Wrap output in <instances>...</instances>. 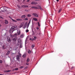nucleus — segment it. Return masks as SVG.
Returning <instances> with one entry per match:
<instances>
[{"label": "nucleus", "mask_w": 75, "mask_h": 75, "mask_svg": "<svg viewBox=\"0 0 75 75\" xmlns=\"http://www.w3.org/2000/svg\"><path fill=\"white\" fill-rule=\"evenodd\" d=\"M7 40L8 42H11V39H10V38L9 37H7Z\"/></svg>", "instance_id": "f257e3e1"}, {"label": "nucleus", "mask_w": 75, "mask_h": 75, "mask_svg": "<svg viewBox=\"0 0 75 75\" xmlns=\"http://www.w3.org/2000/svg\"><path fill=\"white\" fill-rule=\"evenodd\" d=\"M3 9L4 10H2L1 9V10L2 12H4V11H7V9L5 7H3Z\"/></svg>", "instance_id": "f03ea898"}, {"label": "nucleus", "mask_w": 75, "mask_h": 75, "mask_svg": "<svg viewBox=\"0 0 75 75\" xmlns=\"http://www.w3.org/2000/svg\"><path fill=\"white\" fill-rule=\"evenodd\" d=\"M33 16H35V17H38V14L35 13H34L33 14Z\"/></svg>", "instance_id": "7ed1b4c3"}, {"label": "nucleus", "mask_w": 75, "mask_h": 75, "mask_svg": "<svg viewBox=\"0 0 75 75\" xmlns=\"http://www.w3.org/2000/svg\"><path fill=\"white\" fill-rule=\"evenodd\" d=\"M14 30V27H12L10 29V31L11 32H13V30Z\"/></svg>", "instance_id": "20e7f679"}, {"label": "nucleus", "mask_w": 75, "mask_h": 75, "mask_svg": "<svg viewBox=\"0 0 75 75\" xmlns=\"http://www.w3.org/2000/svg\"><path fill=\"white\" fill-rule=\"evenodd\" d=\"M16 59H17V61H20V57H19V56L18 55H17L16 56Z\"/></svg>", "instance_id": "39448f33"}, {"label": "nucleus", "mask_w": 75, "mask_h": 75, "mask_svg": "<svg viewBox=\"0 0 75 75\" xmlns=\"http://www.w3.org/2000/svg\"><path fill=\"white\" fill-rule=\"evenodd\" d=\"M21 6L22 7H23V8H28V6H26L25 5H22Z\"/></svg>", "instance_id": "423d86ee"}, {"label": "nucleus", "mask_w": 75, "mask_h": 75, "mask_svg": "<svg viewBox=\"0 0 75 75\" xmlns=\"http://www.w3.org/2000/svg\"><path fill=\"white\" fill-rule=\"evenodd\" d=\"M17 33H15V34H14L13 35V36L12 35H11H11L10 36H11V37L12 38H13V37H16V36H17Z\"/></svg>", "instance_id": "0eeeda50"}, {"label": "nucleus", "mask_w": 75, "mask_h": 75, "mask_svg": "<svg viewBox=\"0 0 75 75\" xmlns=\"http://www.w3.org/2000/svg\"><path fill=\"white\" fill-rule=\"evenodd\" d=\"M12 40L13 41V42H16V40H17V39L16 38H12Z\"/></svg>", "instance_id": "6e6552de"}, {"label": "nucleus", "mask_w": 75, "mask_h": 75, "mask_svg": "<svg viewBox=\"0 0 75 75\" xmlns=\"http://www.w3.org/2000/svg\"><path fill=\"white\" fill-rule=\"evenodd\" d=\"M8 21L6 20H5V24H8Z\"/></svg>", "instance_id": "1a4fd4ad"}, {"label": "nucleus", "mask_w": 75, "mask_h": 75, "mask_svg": "<svg viewBox=\"0 0 75 75\" xmlns=\"http://www.w3.org/2000/svg\"><path fill=\"white\" fill-rule=\"evenodd\" d=\"M30 58H29V57H28L27 58V59L26 60L27 63L28 62H30Z\"/></svg>", "instance_id": "9d476101"}, {"label": "nucleus", "mask_w": 75, "mask_h": 75, "mask_svg": "<svg viewBox=\"0 0 75 75\" xmlns=\"http://www.w3.org/2000/svg\"><path fill=\"white\" fill-rule=\"evenodd\" d=\"M33 20L34 21H38V20L37 19V18H33Z\"/></svg>", "instance_id": "9b49d317"}, {"label": "nucleus", "mask_w": 75, "mask_h": 75, "mask_svg": "<svg viewBox=\"0 0 75 75\" xmlns=\"http://www.w3.org/2000/svg\"><path fill=\"white\" fill-rule=\"evenodd\" d=\"M25 18V15H22L21 16V18Z\"/></svg>", "instance_id": "f8f14e48"}, {"label": "nucleus", "mask_w": 75, "mask_h": 75, "mask_svg": "<svg viewBox=\"0 0 75 75\" xmlns=\"http://www.w3.org/2000/svg\"><path fill=\"white\" fill-rule=\"evenodd\" d=\"M31 8H35V9H37L38 8L35 6H32L31 7Z\"/></svg>", "instance_id": "ddd939ff"}, {"label": "nucleus", "mask_w": 75, "mask_h": 75, "mask_svg": "<svg viewBox=\"0 0 75 75\" xmlns=\"http://www.w3.org/2000/svg\"><path fill=\"white\" fill-rule=\"evenodd\" d=\"M62 10V8H61L58 11V13H60Z\"/></svg>", "instance_id": "4468645a"}, {"label": "nucleus", "mask_w": 75, "mask_h": 75, "mask_svg": "<svg viewBox=\"0 0 75 75\" xmlns=\"http://www.w3.org/2000/svg\"><path fill=\"white\" fill-rule=\"evenodd\" d=\"M23 47V43H20V48H22Z\"/></svg>", "instance_id": "2eb2a0df"}, {"label": "nucleus", "mask_w": 75, "mask_h": 75, "mask_svg": "<svg viewBox=\"0 0 75 75\" xmlns=\"http://www.w3.org/2000/svg\"><path fill=\"white\" fill-rule=\"evenodd\" d=\"M21 32H20V31H19L17 32V33L18 35H20V33Z\"/></svg>", "instance_id": "dca6fc26"}, {"label": "nucleus", "mask_w": 75, "mask_h": 75, "mask_svg": "<svg viewBox=\"0 0 75 75\" xmlns=\"http://www.w3.org/2000/svg\"><path fill=\"white\" fill-rule=\"evenodd\" d=\"M16 21H22V19L20 18H17L16 19Z\"/></svg>", "instance_id": "f3484780"}, {"label": "nucleus", "mask_w": 75, "mask_h": 75, "mask_svg": "<svg viewBox=\"0 0 75 75\" xmlns=\"http://www.w3.org/2000/svg\"><path fill=\"white\" fill-rule=\"evenodd\" d=\"M18 70V68H14L13 69V71H17V70Z\"/></svg>", "instance_id": "a211bd4d"}, {"label": "nucleus", "mask_w": 75, "mask_h": 75, "mask_svg": "<svg viewBox=\"0 0 75 75\" xmlns=\"http://www.w3.org/2000/svg\"><path fill=\"white\" fill-rule=\"evenodd\" d=\"M4 72H11V70H6V71H5Z\"/></svg>", "instance_id": "6ab92c4d"}, {"label": "nucleus", "mask_w": 75, "mask_h": 75, "mask_svg": "<svg viewBox=\"0 0 75 75\" xmlns=\"http://www.w3.org/2000/svg\"><path fill=\"white\" fill-rule=\"evenodd\" d=\"M12 21L13 22H15V23H17V22L16 20H14L13 19H12Z\"/></svg>", "instance_id": "aec40b11"}, {"label": "nucleus", "mask_w": 75, "mask_h": 75, "mask_svg": "<svg viewBox=\"0 0 75 75\" xmlns=\"http://www.w3.org/2000/svg\"><path fill=\"white\" fill-rule=\"evenodd\" d=\"M21 43L20 42H19V41L18 40V42L17 43V45H20V44Z\"/></svg>", "instance_id": "412c9836"}, {"label": "nucleus", "mask_w": 75, "mask_h": 75, "mask_svg": "<svg viewBox=\"0 0 75 75\" xmlns=\"http://www.w3.org/2000/svg\"><path fill=\"white\" fill-rule=\"evenodd\" d=\"M39 8H40V10H43V9H42V8L40 6H39Z\"/></svg>", "instance_id": "4be33fe9"}, {"label": "nucleus", "mask_w": 75, "mask_h": 75, "mask_svg": "<svg viewBox=\"0 0 75 75\" xmlns=\"http://www.w3.org/2000/svg\"><path fill=\"white\" fill-rule=\"evenodd\" d=\"M21 38H23L24 37V35L22 34L20 36Z\"/></svg>", "instance_id": "5701e85b"}, {"label": "nucleus", "mask_w": 75, "mask_h": 75, "mask_svg": "<svg viewBox=\"0 0 75 75\" xmlns=\"http://www.w3.org/2000/svg\"><path fill=\"white\" fill-rule=\"evenodd\" d=\"M31 47L32 48H34L35 47V45H32L31 46Z\"/></svg>", "instance_id": "b1692460"}, {"label": "nucleus", "mask_w": 75, "mask_h": 75, "mask_svg": "<svg viewBox=\"0 0 75 75\" xmlns=\"http://www.w3.org/2000/svg\"><path fill=\"white\" fill-rule=\"evenodd\" d=\"M5 47V46H4V45H3L2 46V49L4 50H5V49H6V47Z\"/></svg>", "instance_id": "393cba45"}, {"label": "nucleus", "mask_w": 75, "mask_h": 75, "mask_svg": "<svg viewBox=\"0 0 75 75\" xmlns=\"http://www.w3.org/2000/svg\"><path fill=\"white\" fill-rule=\"evenodd\" d=\"M22 57L23 58H25V57H26V55H25V54H24L22 56Z\"/></svg>", "instance_id": "a878e982"}, {"label": "nucleus", "mask_w": 75, "mask_h": 75, "mask_svg": "<svg viewBox=\"0 0 75 75\" xmlns=\"http://www.w3.org/2000/svg\"><path fill=\"white\" fill-rule=\"evenodd\" d=\"M10 51H8V52L6 53L7 55H8L9 54H10Z\"/></svg>", "instance_id": "bb28decb"}, {"label": "nucleus", "mask_w": 75, "mask_h": 75, "mask_svg": "<svg viewBox=\"0 0 75 75\" xmlns=\"http://www.w3.org/2000/svg\"><path fill=\"white\" fill-rule=\"evenodd\" d=\"M27 16L29 17H31V15L30 14H28L27 15Z\"/></svg>", "instance_id": "cd10ccee"}, {"label": "nucleus", "mask_w": 75, "mask_h": 75, "mask_svg": "<svg viewBox=\"0 0 75 75\" xmlns=\"http://www.w3.org/2000/svg\"><path fill=\"white\" fill-rule=\"evenodd\" d=\"M38 4V3L37 2H34V5H35V4Z\"/></svg>", "instance_id": "c85d7f7f"}, {"label": "nucleus", "mask_w": 75, "mask_h": 75, "mask_svg": "<svg viewBox=\"0 0 75 75\" xmlns=\"http://www.w3.org/2000/svg\"><path fill=\"white\" fill-rule=\"evenodd\" d=\"M28 54H31V50H28Z\"/></svg>", "instance_id": "c756f323"}, {"label": "nucleus", "mask_w": 75, "mask_h": 75, "mask_svg": "<svg viewBox=\"0 0 75 75\" xmlns=\"http://www.w3.org/2000/svg\"><path fill=\"white\" fill-rule=\"evenodd\" d=\"M31 23V20H30L29 21V22L28 23V25H29L30 24V23Z\"/></svg>", "instance_id": "7c9ffc66"}, {"label": "nucleus", "mask_w": 75, "mask_h": 75, "mask_svg": "<svg viewBox=\"0 0 75 75\" xmlns=\"http://www.w3.org/2000/svg\"><path fill=\"white\" fill-rule=\"evenodd\" d=\"M25 31L26 33H28V31H29V30H28V29H27Z\"/></svg>", "instance_id": "2f4dec72"}, {"label": "nucleus", "mask_w": 75, "mask_h": 75, "mask_svg": "<svg viewBox=\"0 0 75 75\" xmlns=\"http://www.w3.org/2000/svg\"><path fill=\"white\" fill-rule=\"evenodd\" d=\"M38 25L39 26H40V23L39 22L38 23Z\"/></svg>", "instance_id": "473e14b6"}, {"label": "nucleus", "mask_w": 75, "mask_h": 75, "mask_svg": "<svg viewBox=\"0 0 75 75\" xmlns=\"http://www.w3.org/2000/svg\"><path fill=\"white\" fill-rule=\"evenodd\" d=\"M24 68V66H22L20 67V68L21 69H22V68Z\"/></svg>", "instance_id": "72a5a7b5"}, {"label": "nucleus", "mask_w": 75, "mask_h": 75, "mask_svg": "<svg viewBox=\"0 0 75 75\" xmlns=\"http://www.w3.org/2000/svg\"><path fill=\"white\" fill-rule=\"evenodd\" d=\"M19 57H21V54L20 53H19Z\"/></svg>", "instance_id": "f704fd0d"}, {"label": "nucleus", "mask_w": 75, "mask_h": 75, "mask_svg": "<svg viewBox=\"0 0 75 75\" xmlns=\"http://www.w3.org/2000/svg\"><path fill=\"white\" fill-rule=\"evenodd\" d=\"M25 11H26V12H28V10L27 9H25Z\"/></svg>", "instance_id": "c9c22d12"}, {"label": "nucleus", "mask_w": 75, "mask_h": 75, "mask_svg": "<svg viewBox=\"0 0 75 75\" xmlns=\"http://www.w3.org/2000/svg\"><path fill=\"white\" fill-rule=\"evenodd\" d=\"M0 63H1V64H2V63H3V61L0 60Z\"/></svg>", "instance_id": "e433bc0d"}, {"label": "nucleus", "mask_w": 75, "mask_h": 75, "mask_svg": "<svg viewBox=\"0 0 75 75\" xmlns=\"http://www.w3.org/2000/svg\"><path fill=\"white\" fill-rule=\"evenodd\" d=\"M23 24H21V27H23Z\"/></svg>", "instance_id": "4c0bfd02"}, {"label": "nucleus", "mask_w": 75, "mask_h": 75, "mask_svg": "<svg viewBox=\"0 0 75 75\" xmlns=\"http://www.w3.org/2000/svg\"><path fill=\"white\" fill-rule=\"evenodd\" d=\"M34 38L35 40V39H37V37L35 36L34 37Z\"/></svg>", "instance_id": "58836bf2"}, {"label": "nucleus", "mask_w": 75, "mask_h": 75, "mask_svg": "<svg viewBox=\"0 0 75 75\" xmlns=\"http://www.w3.org/2000/svg\"><path fill=\"white\" fill-rule=\"evenodd\" d=\"M25 20H28V18H25Z\"/></svg>", "instance_id": "ea45409f"}, {"label": "nucleus", "mask_w": 75, "mask_h": 75, "mask_svg": "<svg viewBox=\"0 0 75 75\" xmlns=\"http://www.w3.org/2000/svg\"><path fill=\"white\" fill-rule=\"evenodd\" d=\"M26 65H29V63H26Z\"/></svg>", "instance_id": "a19ab883"}, {"label": "nucleus", "mask_w": 75, "mask_h": 75, "mask_svg": "<svg viewBox=\"0 0 75 75\" xmlns=\"http://www.w3.org/2000/svg\"><path fill=\"white\" fill-rule=\"evenodd\" d=\"M29 27V25H27V27H26V28H27V29H28V27Z\"/></svg>", "instance_id": "79ce46f5"}, {"label": "nucleus", "mask_w": 75, "mask_h": 75, "mask_svg": "<svg viewBox=\"0 0 75 75\" xmlns=\"http://www.w3.org/2000/svg\"><path fill=\"white\" fill-rule=\"evenodd\" d=\"M30 40H31V41H33V39H32L31 38H30Z\"/></svg>", "instance_id": "37998d69"}, {"label": "nucleus", "mask_w": 75, "mask_h": 75, "mask_svg": "<svg viewBox=\"0 0 75 75\" xmlns=\"http://www.w3.org/2000/svg\"><path fill=\"white\" fill-rule=\"evenodd\" d=\"M59 55L60 56H61V57H62V54H59Z\"/></svg>", "instance_id": "c03bdc74"}, {"label": "nucleus", "mask_w": 75, "mask_h": 75, "mask_svg": "<svg viewBox=\"0 0 75 75\" xmlns=\"http://www.w3.org/2000/svg\"><path fill=\"white\" fill-rule=\"evenodd\" d=\"M31 4H34V2H31Z\"/></svg>", "instance_id": "a18cd8bd"}, {"label": "nucleus", "mask_w": 75, "mask_h": 75, "mask_svg": "<svg viewBox=\"0 0 75 75\" xmlns=\"http://www.w3.org/2000/svg\"><path fill=\"white\" fill-rule=\"evenodd\" d=\"M36 29H37V30H39V28H38V27H37V28H36Z\"/></svg>", "instance_id": "49530a36"}, {"label": "nucleus", "mask_w": 75, "mask_h": 75, "mask_svg": "<svg viewBox=\"0 0 75 75\" xmlns=\"http://www.w3.org/2000/svg\"><path fill=\"white\" fill-rule=\"evenodd\" d=\"M30 1V0H28L26 2H29V1Z\"/></svg>", "instance_id": "de8ad7c7"}, {"label": "nucleus", "mask_w": 75, "mask_h": 75, "mask_svg": "<svg viewBox=\"0 0 75 75\" xmlns=\"http://www.w3.org/2000/svg\"><path fill=\"white\" fill-rule=\"evenodd\" d=\"M26 42H27V39L25 40V44H26Z\"/></svg>", "instance_id": "09e8293b"}, {"label": "nucleus", "mask_w": 75, "mask_h": 75, "mask_svg": "<svg viewBox=\"0 0 75 75\" xmlns=\"http://www.w3.org/2000/svg\"><path fill=\"white\" fill-rule=\"evenodd\" d=\"M25 28H26V26L23 27V28H24V29H25Z\"/></svg>", "instance_id": "8fccbe9b"}, {"label": "nucleus", "mask_w": 75, "mask_h": 75, "mask_svg": "<svg viewBox=\"0 0 75 75\" xmlns=\"http://www.w3.org/2000/svg\"><path fill=\"white\" fill-rule=\"evenodd\" d=\"M41 35V33H39L38 35Z\"/></svg>", "instance_id": "3c124183"}, {"label": "nucleus", "mask_w": 75, "mask_h": 75, "mask_svg": "<svg viewBox=\"0 0 75 75\" xmlns=\"http://www.w3.org/2000/svg\"><path fill=\"white\" fill-rule=\"evenodd\" d=\"M32 39H33V40H35V39H34V38H33Z\"/></svg>", "instance_id": "603ef678"}, {"label": "nucleus", "mask_w": 75, "mask_h": 75, "mask_svg": "<svg viewBox=\"0 0 75 75\" xmlns=\"http://www.w3.org/2000/svg\"><path fill=\"white\" fill-rule=\"evenodd\" d=\"M40 0H35V1H40Z\"/></svg>", "instance_id": "864d4df0"}, {"label": "nucleus", "mask_w": 75, "mask_h": 75, "mask_svg": "<svg viewBox=\"0 0 75 75\" xmlns=\"http://www.w3.org/2000/svg\"><path fill=\"white\" fill-rule=\"evenodd\" d=\"M17 7H18V8H20V6H18V5L17 6Z\"/></svg>", "instance_id": "5fc2aeb1"}, {"label": "nucleus", "mask_w": 75, "mask_h": 75, "mask_svg": "<svg viewBox=\"0 0 75 75\" xmlns=\"http://www.w3.org/2000/svg\"><path fill=\"white\" fill-rule=\"evenodd\" d=\"M56 1L57 2H58V1H59V0H56Z\"/></svg>", "instance_id": "6e6d98bb"}, {"label": "nucleus", "mask_w": 75, "mask_h": 75, "mask_svg": "<svg viewBox=\"0 0 75 75\" xmlns=\"http://www.w3.org/2000/svg\"><path fill=\"white\" fill-rule=\"evenodd\" d=\"M4 7H6V8H8L7 7H5L4 6Z\"/></svg>", "instance_id": "4d7b16f0"}, {"label": "nucleus", "mask_w": 75, "mask_h": 75, "mask_svg": "<svg viewBox=\"0 0 75 75\" xmlns=\"http://www.w3.org/2000/svg\"><path fill=\"white\" fill-rule=\"evenodd\" d=\"M1 18H3V17H2V16H1Z\"/></svg>", "instance_id": "13d9d810"}, {"label": "nucleus", "mask_w": 75, "mask_h": 75, "mask_svg": "<svg viewBox=\"0 0 75 75\" xmlns=\"http://www.w3.org/2000/svg\"><path fill=\"white\" fill-rule=\"evenodd\" d=\"M0 75H3V74H0Z\"/></svg>", "instance_id": "bf43d9fd"}, {"label": "nucleus", "mask_w": 75, "mask_h": 75, "mask_svg": "<svg viewBox=\"0 0 75 75\" xmlns=\"http://www.w3.org/2000/svg\"><path fill=\"white\" fill-rule=\"evenodd\" d=\"M9 18H12L11 17H9Z\"/></svg>", "instance_id": "052dcab7"}, {"label": "nucleus", "mask_w": 75, "mask_h": 75, "mask_svg": "<svg viewBox=\"0 0 75 75\" xmlns=\"http://www.w3.org/2000/svg\"><path fill=\"white\" fill-rule=\"evenodd\" d=\"M0 27H1V25L0 24Z\"/></svg>", "instance_id": "680f3d73"}, {"label": "nucleus", "mask_w": 75, "mask_h": 75, "mask_svg": "<svg viewBox=\"0 0 75 75\" xmlns=\"http://www.w3.org/2000/svg\"><path fill=\"white\" fill-rule=\"evenodd\" d=\"M74 68L73 67H72V68Z\"/></svg>", "instance_id": "e2e57ef3"}, {"label": "nucleus", "mask_w": 75, "mask_h": 75, "mask_svg": "<svg viewBox=\"0 0 75 75\" xmlns=\"http://www.w3.org/2000/svg\"><path fill=\"white\" fill-rule=\"evenodd\" d=\"M24 0H23V1H24Z\"/></svg>", "instance_id": "0e129e2a"}, {"label": "nucleus", "mask_w": 75, "mask_h": 75, "mask_svg": "<svg viewBox=\"0 0 75 75\" xmlns=\"http://www.w3.org/2000/svg\"><path fill=\"white\" fill-rule=\"evenodd\" d=\"M33 35H34V34H33Z\"/></svg>", "instance_id": "69168bd1"}, {"label": "nucleus", "mask_w": 75, "mask_h": 75, "mask_svg": "<svg viewBox=\"0 0 75 75\" xmlns=\"http://www.w3.org/2000/svg\"><path fill=\"white\" fill-rule=\"evenodd\" d=\"M74 75H75V74H74Z\"/></svg>", "instance_id": "338daca9"}]
</instances>
